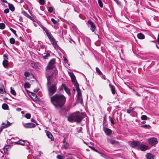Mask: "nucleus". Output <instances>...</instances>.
<instances>
[{
  "label": "nucleus",
  "instance_id": "3",
  "mask_svg": "<svg viewBox=\"0 0 159 159\" xmlns=\"http://www.w3.org/2000/svg\"><path fill=\"white\" fill-rule=\"evenodd\" d=\"M68 74L70 77L71 80L75 87L77 92V96H82L81 91L80 90L79 85L77 82L76 77L72 72H68Z\"/></svg>",
  "mask_w": 159,
  "mask_h": 159
},
{
  "label": "nucleus",
  "instance_id": "1",
  "mask_svg": "<svg viewBox=\"0 0 159 159\" xmlns=\"http://www.w3.org/2000/svg\"><path fill=\"white\" fill-rule=\"evenodd\" d=\"M58 74V71L56 69H55L52 72V75L47 76L48 80V84L52 83L53 84L48 87V93L49 96H52L57 91V87L56 85L57 84V81L56 80Z\"/></svg>",
  "mask_w": 159,
  "mask_h": 159
},
{
  "label": "nucleus",
  "instance_id": "14",
  "mask_svg": "<svg viewBox=\"0 0 159 159\" xmlns=\"http://www.w3.org/2000/svg\"><path fill=\"white\" fill-rule=\"evenodd\" d=\"M45 132L46 133V135L48 137L51 139V140H53V137L52 134L50 132L48 131H45Z\"/></svg>",
  "mask_w": 159,
  "mask_h": 159
},
{
  "label": "nucleus",
  "instance_id": "49",
  "mask_svg": "<svg viewBox=\"0 0 159 159\" xmlns=\"http://www.w3.org/2000/svg\"><path fill=\"white\" fill-rule=\"evenodd\" d=\"M9 9H6L4 10V13L7 14L9 12Z\"/></svg>",
  "mask_w": 159,
  "mask_h": 159
},
{
  "label": "nucleus",
  "instance_id": "17",
  "mask_svg": "<svg viewBox=\"0 0 159 159\" xmlns=\"http://www.w3.org/2000/svg\"><path fill=\"white\" fill-rule=\"evenodd\" d=\"M46 34L47 35L50 41L54 39L50 32H48Z\"/></svg>",
  "mask_w": 159,
  "mask_h": 159
},
{
  "label": "nucleus",
  "instance_id": "34",
  "mask_svg": "<svg viewBox=\"0 0 159 159\" xmlns=\"http://www.w3.org/2000/svg\"><path fill=\"white\" fill-rule=\"evenodd\" d=\"M41 27L43 29V30L45 32L46 34L49 32L47 30V29L45 27L41 25Z\"/></svg>",
  "mask_w": 159,
  "mask_h": 159
},
{
  "label": "nucleus",
  "instance_id": "24",
  "mask_svg": "<svg viewBox=\"0 0 159 159\" xmlns=\"http://www.w3.org/2000/svg\"><path fill=\"white\" fill-rule=\"evenodd\" d=\"M2 127L4 129V128H6L8 127V126H9L10 125V124L9 123V122H7V124H5L4 123H2Z\"/></svg>",
  "mask_w": 159,
  "mask_h": 159
},
{
  "label": "nucleus",
  "instance_id": "37",
  "mask_svg": "<svg viewBox=\"0 0 159 159\" xmlns=\"http://www.w3.org/2000/svg\"><path fill=\"white\" fill-rule=\"evenodd\" d=\"M25 117L26 118L29 119L30 118L31 115L30 113H26L25 115Z\"/></svg>",
  "mask_w": 159,
  "mask_h": 159
},
{
  "label": "nucleus",
  "instance_id": "22",
  "mask_svg": "<svg viewBox=\"0 0 159 159\" xmlns=\"http://www.w3.org/2000/svg\"><path fill=\"white\" fill-rule=\"evenodd\" d=\"M77 101L78 102L82 103L83 102V99L82 96H77Z\"/></svg>",
  "mask_w": 159,
  "mask_h": 159
},
{
  "label": "nucleus",
  "instance_id": "47",
  "mask_svg": "<svg viewBox=\"0 0 159 159\" xmlns=\"http://www.w3.org/2000/svg\"><path fill=\"white\" fill-rule=\"evenodd\" d=\"M57 157L58 159H63V157L60 155H58Z\"/></svg>",
  "mask_w": 159,
  "mask_h": 159
},
{
  "label": "nucleus",
  "instance_id": "43",
  "mask_svg": "<svg viewBox=\"0 0 159 159\" xmlns=\"http://www.w3.org/2000/svg\"><path fill=\"white\" fill-rule=\"evenodd\" d=\"M39 2L40 4L43 5L44 4L45 1L44 0H39Z\"/></svg>",
  "mask_w": 159,
  "mask_h": 159
},
{
  "label": "nucleus",
  "instance_id": "58",
  "mask_svg": "<svg viewBox=\"0 0 159 159\" xmlns=\"http://www.w3.org/2000/svg\"><path fill=\"white\" fill-rule=\"evenodd\" d=\"M104 80H106V78L105 77V75H102V77H101Z\"/></svg>",
  "mask_w": 159,
  "mask_h": 159
},
{
  "label": "nucleus",
  "instance_id": "2",
  "mask_svg": "<svg viewBox=\"0 0 159 159\" xmlns=\"http://www.w3.org/2000/svg\"><path fill=\"white\" fill-rule=\"evenodd\" d=\"M52 103L57 108L59 107L62 108L66 102V98L62 94L56 93L50 97Z\"/></svg>",
  "mask_w": 159,
  "mask_h": 159
},
{
  "label": "nucleus",
  "instance_id": "19",
  "mask_svg": "<svg viewBox=\"0 0 159 159\" xmlns=\"http://www.w3.org/2000/svg\"><path fill=\"white\" fill-rule=\"evenodd\" d=\"M109 86L111 88L112 93L114 95L115 94L116 92L115 87L114 86L111 85V84H109Z\"/></svg>",
  "mask_w": 159,
  "mask_h": 159
},
{
  "label": "nucleus",
  "instance_id": "16",
  "mask_svg": "<svg viewBox=\"0 0 159 159\" xmlns=\"http://www.w3.org/2000/svg\"><path fill=\"white\" fill-rule=\"evenodd\" d=\"M146 157L147 159H153L154 156L152 154L148 153L146 155Z\"/></svg>",
  "mask_w": 159,
  "mask_h": 159
},
{
  "label": "nucleus",
  "instance_id": "25",
  "mask_svg": "<svg viewBox=\"0 0 159 159\" xmlns=\"http://www.w3.org/2000/svg\"><path fill=\"white\" fill-rule=\"evenodd\" d=\"M50 56V54L48 53H44V54L43 55V57L45 59H47L48 58V57Z\"/></svg>",
  "mask_w": 159,
  "mask_h": 159
},
{
  "label": "nucleus",
  "instance_id": "53",
  "mask_svg": "<svg viewBox=\"0 0 159 159\" xmlns=\"http://www.w3.org/2000/svg\"><path fill=\"white\" fill-rule=\"evenodd\" d=\"M66 140H67V138H66V137H65L64 138V139H63V143H67V142H66Z\"/></svg>",
  "mask_w": 159,
  "mask_h": 159
},
{
  "label": "nucleus",
  "instance_id": "21",
  "mask_svg": "<svg viewBox=\"0 0 159 159\" xmlns=\"http://www.w3.org/2000/svg\"><path fill=\"white\" fill-rule=\"evenodd\" d=\"M6 94L4 88H0V96H2L3 95Z\"/></svg>",
  "mask_w": 159,
  "mask_h": 159
},
{
  "label": "nucleus",
  "instance_id": "11",
  "mask_svg": "<svg viewBox=\"0 0 159 159\" xmlns=\"http://www.w3.org/2000/svg\"><path fill=\"white\" fill-rule=\"evenodd\" d=\"M139 148L142 151H145L149 149L148 147V146L143 144H140Z\"/></svg>",
  "mask_w": 159,
  "mask_h": 159
},
{
  "label": "nucleus",
  "instance_id": "8",
  "mask_svg": "<svg viewBox=\"0 0 159 159\" xmlns=\"http://www.w3.org/2000/svg\"><path fill=\"white\" fill-rule=\"evenodd\" d=\"M64 89L66 92L69 94L70 93V90L66 85L65 84H62L61 87L59 89L60 90H61L63 89Z\"/></svg>",
  "mask_w": 159,
  "mask_h": 159
},
{
  "label": "nucleus",
  "instance_id": "40",
  "mask_svg": "<svg viewBox=\"0 0 159 159\" xmlns=\"http://www.w3.org/2000/svg\"><path fill=\"white\" fill-rule=\"evenodd\" d=\"M24 75L26 77H29L30 75V73L28 71H25L24 73Z\"/></svg>",
  "mask_w": 159,
  "mask_h": 159
},
{
  "label": "nucleus",
  "instance_id": "35",
  "mask_svg": "<svg viewBox=\"0 0 159 159\" xmlns=\"http://www.w3.org/2000/svg\"><path fill=\"white\" fill-rule=\"evenodd\" d=\"M98 2L100 7L101 8L103 6L102 4V2L101 0H98Z\"/></svg>",
  "mask_w": 159,
  "mask_h": 159
},
{
  "label": "nucleus",
  "instance_id": "12",
  "mask_svg": "<svg viewBox=\"0 0 159 159\" xmlns=\"http://www.w3.org/2000/svg\"><path fill=\"white\" fill-rule=\"evenodd\" d=\"M107 141L108 143L112 144H114L118 143V142L117 141L111 138H107Z\"/></svg>",
  "mask_w": 159,
  "mask_h": 159
},
{
  "label": "nucleus",
  "instance_id": "50",
  "mask_svg": "<svg viewBox=\"0 0 159 159\" xmlns=\"http://www.w3.org/2000/svg\"><path fill=\"white\" fill-rule=\"evenodd\" d=\"M78 132H80L82 131V128L81 127L78 128Z\"/></svg>",
  "mask_w": 159,
  "mask_h": 159
},
{
  "label": "nucleus",
  "instance_id": "52",
  "mask_svg": "<svg viewBox=\"0 0 159 159\" xmlns=\"http://www.w3.org/2000/svg\"><path fill=\"white\" fill-rule=\"evenodd\" d=\"M4 152L6 154H8V150L7 148H4Z\"/></svg>",
  "mask_w": 159,
  "mask_h": 159
},
{
  "label": "nucleus",
  "instance_id": "44",
  "mask_svg": "<svg viewBox=\"0 0 159 159\" xmlns=\"http://www.w3.org/2000/svg\"><path fill=\"white\" fill-rule=\"evenodd\" d=\"M109 118L110 119L111 122L112 124H115V122H114L113 119H112L111 117L109 116Z\"/></svg>",
  "mask_w": 159,
  "mask_h": 159
},
{
  "label": "nucleus",
  "instance_id": "9",
  "mask_svg": "<svg viewBox=\"0 0 159 159\" xmlns=\"http://www.w3.org/2000/svg\"><path fill=\"white\" fill-rule=\"evenodd\" d=\"M23 125L26 128H34L35 126L34 124L31 123L23 124Z\"/></svg>",
  "mask_w": 159,
  "mask_h": 159
},
{
  "label": "nucleus",
  "instance_id": "10",
  "mask_svg": "<svg viewBox=\"0 0 159 159\" xmlns=\"http://www.w3.org/2000/svg\"><path fill=\"white\" fill-rule=\"evenodd\" d=\"M140 143L138 141H134L131 144V146L133 148H136L137 147L139 146Z\"/></svg>",
  "mask_w": 159,
  "mask_h": 159
},
{
  "label": "nucleus",
  "instance_id": "46",
  "mask_svg": "<svg viewBox=\"0 0 159 159\" xmlns=\"http://www.w3.org/2000/svg\"><path fill=\"white\" fill-rule=\"evenodd\" d=\"M133 108H130L129 109H128L127 110V112L128 113H130L133 110Z\"/></svg>",
  "mask_w": 159,
  "mask_h": 159
},
{
  "label": "nucleus",
  "instance_id": "61",
  "mask_svg": "<svg viewBox=\"0 0 159 159\" xmlns=\"http://www.w3.org/2000/svg\"><path fill=\"white\" fill-rule=\"evenodd\" d=\"M31 120L32 122H35V121L33 119H31Z\"/></svg>",
  "mask_w": 159,
  "mask_h": 159
},
{
  "label": "nucleus",
  "instance_id": "33",
  "mask_svg": "<svg viewBox=\"0 0 159 159\" xmlns=\"http://www.w3.org/2000/svg\"><path fill=\"white\" fill-rule=\"evenodd\" d=\"M5 27V24L3 23H1L0 24V29H3Z\"/></svg>",
  "mask_w": 159,
  "mask_h": 159
},
{
  "label": "nucleus",
  "instance_id": "64",
  "mask_svg": "<svg viewBox=\"0 0 159 159\" xmlns=\"http://www.w3.org/2000/svg\"><path fill=\"white\" fill-rule=\"evenodd\" d=\"M126 71L129 73H130V71L129 70H126Z\"/></svg>",
  "mask_w": 159,
  "mask_h": 159
},
{
  "label": "nucleus",
  "instance_id": "26",
  "mask_svg": "<svg viewBox=\"0 0 159 159\" xmlns=\"http://www.w3.org/2000/svg\"><path fill=\"white\" fill-rule=\"evenodd\" d=\"M2 108L4 110H7L8 108V105L5 103H4L2 106Z\"/></svg>",
  "mask_w": 159,
  "mask_h": 159
},
{
  "label": "nucleus",
  "instance_id": "41",
  "mask_svg": "<svg viewBox=\"0 0 159 159\" xmlns=\"http://www.w3.org/2000/svg\"><path fill=\"white\" fill-rule=\"evenodd\" d=\"M141 118L143 120H146L147 119V117L145 115L142 116Z\"/></svg>",
  "mask_w": 159,
  "mask_h": 159
},
{
  "label": "nucleus",
  "instance_id": "57",
  "mask_svg": "<svg viewBox=\"0 0 159 159\" xmlns=\"http://www.w3.org/2000/svg\"><path fill=\"white\" fill-rule=\"evenodd\" d=\"M3 57L4 58V59H7V55L5 54H4L3 55Z\"/></svg>",
  "mask_w": 159,
  "mask_h": 159
},
{
  "label": "nucleus",
  "instance_id": "38",
  "mask_svg": "<svg viewBox=\"0 0 159 159\" xmlns=\"http://www.w3.org/2000/svg\"><path fill=\"white\" fill-rule=\"evenodd\" d=\"M10 30L16 36H17V35L16 34V31L15 30H14L12 28H10Z\"/></svg>",
  "mask_w": 159,
  "mask_h": 159
},
{
  "label": "nucleus",
  "instance_id": "59",
  "mask_svg": "<svg viewBox=\"0 0 159 159\" xmlns=\"http://www.w3.org/2000/svg\"><path fill=\"white\" fill-rule=\"evenodd\" d=\"M33 96H34V97H36V98H35V100H37V96H36V95L35 94V93H33Z\"/></svg>",
  "mask_w": 159,
  "mask_h": 159
},
{
  "label": "nucleus",
  "instance_id": "48",
  "mask_svg": "<svg viewBox=\"0 0 159 159\" xmlns=\"http://www.w3.org/2000/svg\"><path fill=\"white\" fill-rule=\"evenodd\" d=\"M51 20L54 24H57V23L56 20L53 18H52L51 19Z\"/></svg>",
  "mask_w": 159,
  "mask_h": 159
},
{
  "label": "nucleus",
  "instance_id": "45",
  "mask_svg": "<svg viewBox=\"0 0 159 159\" xmlns=\"http://www.w3.org/2000/svg\"><path fill=\"white\" fill-rule=\"evenodd\" d=\"M53 7H49V8H48V11L50 12H52L53 10Z\"/></svg>",
  "mask_w": 159,
  "mask_h": 159
},
{
  "label": "nucleus",
  "instance_id": "7",
  "mask_svg": "<svg viewBox=\"0 0 159 159\" xmlns=\"http://www.w3.org/2000/svg\"><path fill=\"white\" fill-rule=\"evenodd\" d=\"M88 23L90 25V29L91 31L93 32L95 30L96 27L94 23L91 20H89Z\"/></svg>",
  "mask_w": 159,
  "mask_h": 159
},
{
  "label": "nucleus",
  "instance_id": "54",
  "mask_svg": "<svg viewBox=\"0 0 159 159\" xmlns=\"http://www.w3.org/2000/svg\"><path fill=\"white\" fill-rule=\"evenodd\" d=\"M28 18L30 19L31 20L33 21H35V20L33 19V17H31L30 16H29V17H28Z\"/></svg>",
  "mask_w": 159,
  "mask_h": 159
},
{
  "label": "nucleus",
  "instance_id": "13",
  "mask_svg": "<svg viewBox=\"0 0 159 159\" xmlns=\"http://www.w3.org/2000/svg\"><path fill=\"white\" fill-rule=\"evenodd\" d=\"M104 130L105 134L107 135H110L112 133V130L108 128L104 129Z\"/></svg>",
  "mask_w": 159,
  "mask_h": 159
},
{
  "label": "nucleus",
  "instance_id": "62",
  "mask_svg": "<svg viewBox=\"0 0 159 159\" xmlns=\"http://www.w3.org/2000/svg\"><path fill=\"white\" fill-rule=\"evenodd\" d=\"M3 128L1 127L0 129V132H1Z\"/></svg>",
  "mask_w": 159,
  "mask_h": 159
},
{
  "label": "nucleus",
  "instance_id": "20",
  "mask_svg": "<svg viewBox=\"0 0 159 159\" xmlns=\"http://www.w3.org/2000/svg\"><path fill=\"white\" fill-rule=\"evenodd\" d=\"M2 64L5 68H6L8 65V61L6 59H4L3 61Z\"/></svg>",
  "mask_w": 159,
  "mask_h": 159
},
{
  "label": "nucleus",
  "instance_id": "4",
  "mask_svg": "<svg viewBox=\"0 0 159 159\" xmlns=\"http://www.w3.org/2000/svg\"><path fill=\"white\" fill-rule=\"evenodd\" d=\"M83 119L82 115L78 113H74L68 117V121L71 122H80Z\"/></svg>",
  "mask_w": 159,
  "mask_h": 159
},
{
  "label": "nucleus",
  "instance_id": "56",
  "mask_svg": "<svg viewBox=\"0 0 159 159\" xmlns=\"http://www.w3.org/2000/svg\"><path fill=\"white\" fill-rule=\"evenodd\" d=\"M147 126L149 127V125H144L142 126V127H144V128H146Z\"/></svg>",
  "mask_w": 159,
  "mask_h": 159
},
{
  "label": "nucleus",
  "instance_id": "6",
  "mask_svg": "<svg viewBox=\"0 0 159 159\" xmlns=\"http://www.w3.org/2000/svg\"><path fill=\"white\" fill-rule=\"evenodd\" d=\"M148 141L149 144L152 146H154L158 143L157 139L154 137L149 139Z\"/></svg>",
  "mask_w": 159,
  "mask_h": 159
},
{
  "label": "nucleus",
  "instance_id": "23",
  "mask_svg": "<svg viewBox=\"0 0 159 159\" xmlns=\"http://www.w3.org/2000/svg\"><path fill=\"white\" fill-rule=\"evenodd\" d=\"M25 141L21 140H20L16 142V143L21 145H25Z\"/></svg>",
  "mask_w": 159,
  "mask_h": 159
},
{
  "label": "nucleus",
  "instance_id": "31",
  "mask_svg": "<svg viewBox=\"0 0 159 159\" xmlns=\"http://www.w3.org/2000/svg\"><path fill=\"white\" fill-rule=\"evenodd\" d=\"M10 42L11 44H14L15 42V39L13 38H11L10 39Z\"/></svg>",
  "mask_w": 159,
  "mask_h": 159
},
{
  "label": "nucleus",
  "instance_id": "55",
  "mask_svg": "<svg viewBox=\"0 0 159 159\" xmlns=\"http://www.w3.org/2000/svg\"><path fill=\"white\" fill-rule=\"evenodd\" d=\"M63 60H64V62L65 63H67L68 61L66 58H65V57H64Z\"/></svg>",
  "mask_w": 159,
  "mask_h": 159
},
{
  "label": "nucleus",
  "instance_id": "42",
  "mask_svg": "<svg viewBox=\"0 0 159 159\" xmlns=\"http://www.w3.org/2000/svg\"><path fill=\"white\" fill-rule=\"evenodd\" d=\"M90 147L93 150H94L96 152H98V153H100V154H101V156H103V154H102L101 153L99 152H98V150H96V149H95L94 148V147Z\"/></svg>",
  "mask_w": 159,
  "mask_h": 159
},
{
  "label": "nucleus",
  "instance_id": "30",
  "mask_svg": "<svg viewBox=\"0 0 159 159\" xmlns=\"http://www.w3.org/2000/svg\"><path fill=\"white\" fill-rule=\"evenodd\" d=\"M22 13L25 16H26L27 17H28L30 15L25 11H22Z\"/></svg>",
  "mask_w": 159,
  "mask_h": 159
},
{
  "label": "nucleus",
  "instance_id": "51",
  "mask_svg": "<svg viewBox=\"0 0 159 159\" xmlns=\"http://www.w3.org/2000/svg\"><path fill=\"white\" fill-rule=\"evenodd\" d=\"M19 18V21L20 22H22L23 21V18L21 16H18Z\"/></svg>",
  "mask_w": 159,
  "mask_h": 159
},
{
  "label": "nucleus",
  "instance_id": "39",
  "mask_svg": "<svg viewBox=\"0 0 159 159\" xmlns=\"http://www.w3.org/2000/svg\"><path fill=\"white\" fill-rule=\"evenodd\" d=\"M131 90L137 96H140V95L137 92L135 91L134 89H131Z\"/></svg>",
  "mask_w": 159,
  "mask_h": 159
},
{
  "label": "nucleus",
  "instance_id": "27",
  "mask_svg": "<svg viewBox=\"0 0 159 159\" xmlns=\"http://www.w3.org/2000/svg\"><path fill=\"white\" fill-rule=\"evenodd\" d=\"M9 9L12 11H14L15 10V8L13 5L11 4H9Z\"/></svg>",
  "mask_w": 159,
  "mask_h": 159
},
{
  "label": "nucleus",
  "instance_id": "60",
  "mask_svg": "<svg viewBox=\"0 0 159 159\" xmlns=\"http://www.w3.org/2000/svg\"><path fill=\"white\" fill-rule=\"evenodd\" d=\"M2 2H5L6 3H7V0H2Z\"/></svg>",
  "mask_w": 159,
  "mask_h": 159
},
{
  "label": "nucleus",
  "instance_id": "36",
  "mask_svg": "<svg viewBox=\"0 0 159 159\" xmlns=\"http://www.w3.org/2000/svg\"><path fill=\"white\" fill-rule=\"evenodd\" d=\"M24 86L25 88H29L30 87V84L27 82H26L25 83L24 85Z\"/></svg>",
  "mask_w": 159,
  "mask_h": 159
},
{
  "label": "nucleus",
  "instance_id": "18",
  "mask_svg": "<svg viewBox=\"0 0 159 159\" xmlns=\"http://www.w3.org/2000/svg\"><path fill=\"white\" fill-rule=\"evenodd\" d=\"M137 37L138 39H144L145 36L143 34L141 33H139L137 34Z\"/></svg>",
  "mask_w": 159,
  "mask_h": 159
},
{
  "label": "nucleus",
  "instance_id": "5",
  "mask_svg": "<svg viewBox=\"0 0 159 159\" xmlns=\"http://www.w3.org/2000/svg\"><path fill=\"white\" fill-rule=\"evenodd\" d=\"M55 60L54 59H52L49 62L48 65L46 68V70L47 72L48 71V70L52 69L55 66Z\"/></svg>",
  "mask_w": 159,
  "mask_h": 159
},
{
  "label": "nucleus",
  "instance_id": "28",
  "mask_svg": "<svg viewBox=\"0 0 159 159\" xmlns=\"http://www.w3.org/2000/svg\"><path fill=\"white\" fill-rule=\"evenodd\" d=\"M96 72L98 73V74L99 75H101L102 74V72L100 71V69L98 67H96Z\"/></svg>",
  "mask_w": 159,
  "mask_h": 159
},
{
  "label": "nucleus",
  "instance_id": "63",
  "mask_svg": "<svg viewBox=\"0 0 159 159\" xmlns=\"http://www.w3.org/2000/svg\"><path fill=\"white\" fill-rule=\"evenodd\" d=\"M5 148H7V150H8V146H5L4 147Z\"/></svg>",
  "mask_w": 159,
  "mask_h": 159
},
{
  "label": "nucleus",
  "instance_id": "32",
  "mask_svg": "<svg viewBox=\"0 0 159 159\" xmlns=\"http://www.w3.org/2000/svg\"><path fill=\"white\" fill-rule=\"evenodd\" d=\"M69 146V144L68 143H66L63 145L62 147H63L65 149L68 148Z\"/></svg>",
  "mask_w": 159,
  "mask_h": 159
},
{
  "label": "nucleus",
  "instance_id": "15",
  "mask_svg": "<svg viewBox=\"0 0 159 159\" xmlns=\"http://www.w3.org/2000/svg\"><path fill=\"white\" fill-rule=\"evenodd\" d=\"M50 42L55 49H57L58 48V46L57 45L55 40L54 39L51 41Z\"/></svg>",
  "mask_w": 159,
  "mask_h": 159
},
{
  "label": "nucleus",
  "instance_id": "29",
  "mask_svg": "<svg viewBox=\"0 0 159 159\" xmlns=\"http://www.w3.org/2000/svg\"><path fill=\"white\" fill-rule=\"evenodd\" d=\"M11 93L12 95L16 96V93L15 91L12 89V87L11 88Z\"/></svg>",
  "mask_w": 159,
  "mask_h": 159
}]
</instances>
